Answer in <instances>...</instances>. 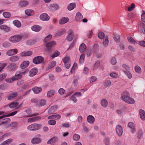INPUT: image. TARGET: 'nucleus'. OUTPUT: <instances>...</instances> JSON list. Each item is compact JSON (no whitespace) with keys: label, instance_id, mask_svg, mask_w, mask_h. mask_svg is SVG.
<instances>
[{"label":"nucleus","instance_id":"1","mask_svg":"<svg viewBox=\"0 0 145 145\" xmlns=\"http://www.w3.org/2000/svg\"><path fill=\"white\" fill-rule=\"evenodd\" d=\"M41 127L40 124L33 123L28 126L27 129L31 131H36L40 129Z\"/></svg>","mask_w":145,"mask_h":145},{"label":"nucleus","instance_id":"2","mask_svg":"<svg viewBox=\"0 0 145 145\" xmlns=\"http://www.w3.org/2000/svg\"><path fill=\"white\" fill-rule=\"evenodd\" d=\"M22 39L21 36L18 35H16L11 37L9 39V40L12 42L16 43L19 42Z\"/></svg>","mask_w":145,"mask_h":145},{"label":"nucleus","instance_id":"3","mask_svg":"<svg viewBox=\"0 0 145 145\" xmlns=\"http://www.w3.org/2000/svg\"><path fill=\"white\" fill-rule=\"evenodd\" d=\"M70 57L69 56L65 57L63 59V61L66 68L68 69L71 66Z\"/></svg>","mask_w":145,"mask_h":145},{"label":"nucleus","instance_id":"4","mask_svg":"<svg viewBox=\"0 0 145 145\" xmlns=\"http://www.w3.org/2000/svg\"><path fill=\"white\" fill-rule=\"evenodd\" d=\"M56 44L55 42L53 41L46 43V46L47 48L45 49V51L50 52L51 50V48L55 46Z\"/></svg>","mask_w":145,"mask_h":145},{"label":"nucleus","instance_id":"5","mask_svg":"<svg viewBox=\"0 0 145 145\" xmlns=\"http://www.w3.org/2000/svg\"><path fill=\"white\" fill-rule=\"evenodd\" d=\"M130 97L129 93L127 91H123L121 94V99L125 102Z\"/></svg>","mask_w":145,"mask_h":145},{"label":"nucleus","instance_id":"6","mask_svg":"<svg viewBox=\"0 0 145 145\" xmlns=\"http://www.w3.org/2000/svg\"><path fill=\"white\" fill-rule=\"evenodd\" d=\"M116 130L117 135L119 137L121 136L123 133L122 127L120 125H117L116 127Z\"/></svg>","mask_w":145,"mask_h":145},{"label":"nucleus","instance_id":"7","mask_svg":"<svg viewBox=\"0 0 145 145\" xmlns=\"http://www.w3.org/2000/svg\"><path fill=\"white\" fill-rule=\"evenodd\" d=\"M43 58L41 56H38L35 57L33 60V63L36 64H38L41 63L43 61Z\"/></svg>","mask_w":145,"mask_h":145},{"label":"nucleus","instance_id":"8","mask_svg":"<svg viewBox=\"0 0 145 145\" xmlns=\"http://www.w3.org/2000/svg\"><path fill=\"white\" fill-rule=\"evenodd\" d=\"M25 73V72H21L17 71L15 73V76L13 77L15 81L21 78L22 77V75Z\"/></svg>","mask_w":145,"mask_h":145},{"label":"nucleus","instance_id":"9","mask_svg":"<svg viewBox=\"0 0 145 145\" xmlns=\"http://www.w3.org/2000/svg\"><path fill=\"white\" fill-rule=\"evenodd\" d=\"M40 19L43 21H47L50 19L49 16L46 13L41 14L39 16Z\"/></svg>","mask_w":145,"mask_h":145},{"label":"nucleus","instance_id":"10","mask_svg":"<svg viewBox=\"0 0 145 145\" xmlns=\"http://www.w3.org/2000/svg\"><path fill=\"white\" fill-rule=\"evenodd\" d=\"M25 112L28 114L27 115L25 116V117H29L33 116H36L38 115L39 114L38 113H34L33 114H31L32 110L30 108H27L25 110Z\"/></svg>","mask_w":145,"mask_h":145},{"label":"nucleus","instance_id":"11","mask_svg":"<svg viewBox=\"0 0 145 145\" xmlns=\"http://www.w3.org/2000/svg\"><path fill=\"white\" fill-rule=\"evenodd\" d=\"M18 52V50L16 49H10L7 52V54L9 56H12L16 54Z\"/></svg>","mask_w":145,"mask_h":145},{"label":"nucleus","instance_id":"12","mask_svg":"<svg viewBox=\"0 0 145 145\" xmlns=\"http://www.w3.org/2000/svg\"><path fill=\"white\" fill-rule=\"evenodd\" d=\"M28 4L29 2L27 1L22 0L20 2L18 6L20 7H24L28 5Z\"/></svg>","mask_w":145,"mask_h":145},{"label":"nucleus","instance_id":"13","mask_svg":"<svg viewBox=\"0 0 145 145\" xmlns=\"http://www.w3.org/2000/svg\"><path fill=\"white\" fill-rule=\"evenodd\" d=\"M57 108V105H55L49 107L48 112V113H52L56 111Z\"/></svg>","mask_w":145,"mask_h":145},{"label":"nucleus","instance_id":"14","mask_svg":"<svg viewBox=\"0 0 145 145\" xmlns=\"http://www.w3.org/2000/svg\"><path fill=\"white\" fill-rule=\"evenodd\" d=\"M128 127L131 129V132L132 133H135L136 131V129L135 127L134 124L131 122H129L128 124Z\"/></svg>","mask_w":145,"mask_h":145},{"label":"nucleus","instance_id":"15","mask_svg":"<svg viewBox=\"0 0 145 145\" xmlns=\"http://www.w3.org/2000/svg\"><path fill=\"white\" fill-rule=\"evenodd\" d=\"M29 63V61H24L20 65V67L22 69H24L28 66Z\"/></svg>","mask_w":145,"mask_h":145},{"label":"nucleus","instance_id":"16","mask_svg":"<svg viewBox=\"0 0 145 145\" xmlns=\"http://www.w3.org/2000/svg\"><path fill=\"white\" fill-rule=\"evenodd\" d=\"M73 35L72 31L71 30H69L68 32L67 40L69 41H72L73 39Z\"/></svg>","mask_w":145,"mask_h":145},{"label":"nucleus","instance_id":"17","mask_svg":"<svg viewBox=\"0 0 145 145\" xmlns=\"http://www.w3.org/2000/svg\"><path fill=\"white\" fill-rule=\"evenodd\" d=\"M16 68V64L14 63H12L10 64L8 66V68L10 71L14 70Z\"/></svg>","mask_w":145,"mask_h":145},{"label":"nucleus","instance_id":"18","mask_svg":"<svg viewBox=\"0 0 145 145\" xmlns=\"http://www.w3.org/2000/svg\"><path fill=\"white\" fill-rule=\"evenodd\" d=\"M37 70L35 68L32 69L29 71V75L31 77H33L37 73Z\"/></svg>","mask_w":145,"mask_h":145},{"label":"nucleus","instance_id":"19","mask_svg":"<svg viewBox=\"0 0 145 145\" xmlns=\"http://www.w3.org/2000/svg\"><path fill=\"white\" fill-rule=\"evenodd\" d=\"M101 105L104 108L106 107L108 105V103L107 101L105 99H103L101 101Z\"/></svg>","mask_w":145,"mask_h":145},{"label":"nucleus","instance_id":"20","mask_svg":"<svg viewBox=\"0 0 145 145\" xmlns=\"http://www.w3.org/2000/svg\"><path fill=\"white\" fill-rule=\"evenodd\" d=\"M83 18L82 15L80 13L78 12L76 13L75 17V20L76 21H80Z\"/></svg>","mask_w":145,"mask_h":145},{"label":"nucleus","instance_id":"21","mask_svg":"<svg viewBox=\"0 0 145 145\" xmlns=\"http://www.w3.org/2000/svg\"><path fill=\"white\" fill-rule=\"evenodd\" d=\"M41 28L38 25H34L31 27V29L33 31L38 32L41 29Z\"/></svg>","mask_w":145,"mask_h":145},{"label":"nucleus","instance_id":"22","mask_svg":"<svg viewBox=\"0 0 145 145\" xmlns=\"http://www.w3.org/2000/svg\"><path fill=\"white\" fill-rule=\"evenodd\" d=\"M32 90L35 94H38L42 91V89L40 87L36 86L33 88Z\"/></svg>","mask_w":145,"mask_h":145},{"label":"nucleus","instance_id":"23","mask_svg":"<svg viewBox=\"0 0 145 145\" xmlns=\"http://www.w3.org/2000/svg\"><path fill=\"white\" fill-rule=\"evenodd\" d=\"M32 52L31 51L27 52H24L20 54V56H31L32 55Z\"/></svg>","mask_w":145,"mask_h":145},{"label":"nucleus","instance_id":"24","mask_svg":"<svg viewBox=\"0 0 145 145\" xmlns=\"http://www.w3.org/2000/svg\"><path fill=\"white\" fill-rule=\"evenodd\" d=\"M69 19L67 18L64 17L61 18L59 21V23L60 24H64L69 21Z\"/></svg>","mask_w":145,"mask_h":145},{"label":"nucleus","instance_id":"25","mask_svg":"<svg viewBox=\"0 0 145 145\" xmlns=\"http://www.w3.org/2000/svg\"><path fill=\"white\" fill-rule=\"evenodd\" d=\"M88 121L90 124L93 123L95 121L94 117L92 115L88 116L87 118Z\"/></svg>","mask_w":145,"mask_h":145},{"label":"nucleus","instance_id":"26","mask_svg":"<svg viewBox=\"0 0 145 145\" xmlns=\"http://www.w3.org/2000/svg\"><path fill=\"white\" fill-rule=\"evenodd\" d=\"M0 29L4 31L8 32L10 31V28L7 26L5 25H2L0 26Z\"/></svg>","mask_w":145,"mask_h":145},{"label":"nucleus","instance_id":"27","mask_svg":"<svg viewBox=\"0 0 145 145\" xmlns=\"http://www.w3.org/2000/svg\"><path fill=\"white\" fill-rule=\"evenodd\" d=\"M145 24L142 23L140 24V26L138 27V29L140 30L143 33H145Z\"/></svg>","mask_w":145,"mask_h":145},{"label":"nucleus","instance_id":"28","mask_svg":"<svg viewBox=\"0 0 145 145\" xmlns=\"http://www.w3.org/2000/svg\"><path fill=\"white\" fill-rule=\"evenodd\" d=\"M18 95L17 92H13L8 96V100H10L11 99H13L14 97H16Z\"/></svg>","mask_w":145,"mask_h":145},{"label":"nucleus","instance_id":"29","mask_svg":"<svg viewBox=\"0 0 145 145\" xmlns=\"http://www.w3.org/2000/svg\"><path fill=\"white\" fill-rule=\"evenodd\" d=\"M86 49V46L84 43H82L80 45L79 47V50L81 52H84Z\"/></svg>","mask_w":145,"mask_h":145},{"label":"nucleus","instance_id":"30","mask_svg":"<svg viewBox=\"0 0 145 145\" xmlns=\"http://www.w3.org/2000/svg\"><path fill=\"white\" fill-rule=\"evenodd\" d=\"M18 103L17 102H13L9 103L8 105H7V106L9 105L10 108H13L17 106L18 105Z\"/></svg>","mask_w":145,"mask_h":145},{"label":"nucleus","instance_id":"31","mask_svg":"<svg viewBox=\"0 0 145 145\" xmlns=\"http://www.w3.org/2000/svg\"><path fill=\"white\" fill-rule=\"evenodd\" d=\"M139 113L141 119L143 120H145V112L143 110H140Z\"/></svg>","mask_w":145,"mask_h":145},{"label":"nucleus","instance_id":"32","mask_svg":"<svg viewBox=\"0 0 145 145\" xmlns=\"http://www.w3.org/2000/svg\"><path fill=\"white\" fill-rule=\"evenodd\" d=\"M25 14L29 16L33 15L34 14V11L32 10L28 9L25 10Z\"/></svg>","mask_w":145,"mask_h":145},{"label":"nucleus","instance_id":"33","mask_svg":"<svg viewBox=\"0 0 145 145\" xmlns=\"http://www.w3.org/2000/svg\"><path fill=\"white\" fill-rule=\"evenodd\" d=\"M19 59V57L17 56H13L10 58V61L12 62H15L18 61Z\"/></svg>","mask_w":145,"mask_h":145},{"label":"nucleus","instance_id":"34","mask_svg":"<svg viewBox=\"0 0 145 145\" xmlns=\"http://www.w3.org/2000/svg\"><path fill=\"white\" fill-rule=\"evenodd\" d=\"M41 140L40 138H34L31 140V143L34 144H36L40 143Z\"/></svg>","mask_w":145,"mask_h":145},{"label":"nucleus","instance_id":"35","mask_svg":"<svg viewBox=\"0 0 145 145\" xmlns=\"http://www.w3.org/2000/svg\"><path fill=\"white\" fill-rule=\"evenodd\" d=\"M55 93V91L54 90H51L48 92L47 96L48 97H52L54 95Z\"/></svg>","mask_w":145,"mask_h":145},{"label":"nucleus","instance_id":"36","mask_svg":"<svg viewBox=\"0 0 145 145\" xmlns=\"http://www.w3.org/2000/svg\"><path fill=\"white\" fill-rule=\"evenodd\" d=\"M57 139L56 137H54L49 139L47 142L48 144L53 143L55 142L57 140Z\"/></svg>","mask_w":145,"mask_h":145},{"label":"nucleus","instance_id":"37","mask_svg":"<svg viewBox=\"0 0 145 145\" xmlns=\"http://www.w3.org/2000/svg\"><path fill=\"white\" fill-rule=\"evenodd\" d=\"M125 102L128 104H133L135 103V101L133 98L130 96Z\"/></svg>","mask_w":145,"mask_h":145},{"label":"nucleus","instance_id":"38","mask_svg":"<svg viewBox=\"0 0 145 145\" xmlns=\"http://www.w3.org/2000/svg\"><path fill=\"white\" fill-rule=\"evenodd\" d=\"M13 24L18 27H20L21 26L20 22L17 20H15L13 22Z\"/></svg>","mask_w":145,"mask_h":145},{"label":"nucleus","instance_id":"39","mask_svg":"<svg viewBox=\"0 0 145 145\" xmlns=\"http://www.w3.org/2000/svg\"><path fill=\"white\" fill-rule=\"evenodd\" d=\"M75 6L76 5L74 3H71L68 5V9L69 10H71L74 8Z\"/></svg>","mask_w":145,"mask_h":145},{"label":"nucleus","instance_id":"40","mask_svg":"<svg viewBox=\"0 0 145 145\" xmlns=\"http://www.w3.org/2000/svg\"><path fill=\"white\" fill-rule=\"evenodd\" d=\"M46 103L45 100H42L38 101V103H37V106H41L44 105Z\"/></svg>","mask_w":145,"mask_h":145},{"label":"nucleus","instance_id":"41","mask_svg":"<svg viewBox=\"0 0 145 145\" xmlns=\"http://www.w3.org/2000/svg\"><path fill=\"white\" fill-rule=\"evenodd\" d=\"M56 62L55 61H52L49 65L47 69H49L54 67L56 65Z\"/></svg>","mask_w":145,"mask_h":145},{"label":"nucleus","instance_id":"42","mask_svg":"<svg viewBox=\"0 0 145 145\" xmlns=\"http://www.w3.org/2000/svg\"><path fill=\"white\" fill-rule=\"evenodd\" d=\"M108 37H106L103 40V44L104 46L105 47L107 46L108 44Z\"/></svg>","mask_w":145,"mask_h":145},{"label":"nucleus","instance_id":"43","mask_svg":"<svg viewBox=\"0 0 145 145\" xmlns=\"http://www.w3.org/2000/svg\"><path fill=\"white\" fill-rule=\"evenodd\" d=\"M52 39V36L51 35H49L46 36L44 39V42H47L50 41Z\"/></svg>","mask_w":145,"mask_h":145},{"label":"nucleus","instance_id":"44","mask_svg":"<svg viewBox=\"0 0 145 145\" xmlns=\"http://www.w3.org/2000/svg\"><path fill=\"white\" fill-rule=\"evenodd\" d=\"M100 64V63L99 61H97L94 64L93 69V71L96 70L99 67Z\"/></svg>","mask_w":145,"mask_h":145},{"label":"nucleus","instance_id":"45","mask_svg":"<svg viewBox=\"0 0 145 145\" xmlns=\"http://www.w3.org/2000/svg\"><path fill=\"white\" fill-rule=\"evenodd\" d=\"M135 72L138 73H140L141 72V69L139 66H136L135 67Z\"/></svg>","mask_w":145,"mask_h":145},{"label":"nucleus","instance_id":"46","mask_svg":"<svg viewBox=\"0 0 145 145\" xmlns=\"http://www.w3.org/2000/svg\"><path fill=\"white\" fill-rule=\"evenodd\" d=\"M122 66L123 68V70L124 73L125 71L127 72L129 71L130 68L128 65L124 64H123Z\"/></svg>","mask_w":145,"mask_h":145},{"label":"nucleus","instance_id":"47","mask_svg":"<svg viewBox=\"0 0 145 145\" xmlns=\"http://www.w3.org/2000/svg\"><path fill=\"white\" fill-rule=\"evenodd\" d=\"M3 15L4 17L6 18H8L11 16L10 13L8 12H5L3 13Z\"/></svg>","mask_w":145,"mask_h":145},{"label":"nucleus","instance_id":"48","mask_svg":"<svg viewBox=\"0 0 145 145\" xmlns=\"http://www.w3.org/2000/svg\"><path fill=\"white\" fill-rule=\"evenodd\" d=\"M142 14L141 15V20L145 23V12L142 10Z\"/></svg>","mask_w":145,"mask_h":145},{"label":"nucleus","instance_id":"49","mask_svg":"<svg viewBox=\"0 0 145 145\" xmlns=\"http://www.w3.org/2000/svg\"><path fill=\"white\" fill-rule=\"evenodd\" d=\"M143 135V132L142 130L140 129L138 131L137 137L138 138H140Z\"/></svg>","mask_w":145,"mask_h":145},{"label":"nucleus","instance_id":"50","mask_svg":"<svg viewBox=\"0 0 145 145\" xmlns=\"http://www.w3.org/2000/svg\"><path fill=\"white\" fill-rule=\"evenodd\" d=\"M114 39L116 42H119L120 41V37L118 35H114Z\"/></svg>","mask_w":145,"mask_h":145},{"label":"nucleus","instance_id":"51","mask_svg":"<svg viewBox=\"0 0 145 145\" xmlns=\"http://www.w3.org/2000/svg\"><path fill=\"white\" fill-rule=\"evenodd\" d=\"M127 39L129 42H131L132 43L135 44L136 43V42L135 40L131 37H127Z\"/></svg>","mask_w":145,"mask_h":145},{"label":"nucleus","instance_id":"52","mask_svg":"<svg viewBox=\"0 0 145 145\" xmlns=\"http://www.w3.org/2000/svg\"><path fill=\"white\" fill-rule=\"evenodd\" d=\"M111 82L110 80H106L105 81L104 84V85L105 86L108 87L110 86Z\"/></svg>","mask_w":145,"mask_h":145},{"label":"nucleus","instance_id":"53","mask_svg":"<svg viewBox=\"0 0 145 145\" xmlns=\"http://www.w3.org/2000/svg\"><path fill=\"white\" fill-rule=\"evenodd\" d=\"M66 30L64 29H63L61 30L58 33H57V35H58L61 36L63 35L65 33Z\"/></svg>","mask_w":145,"mask_h":145},{"label":"nucleus","instance_id":"54","mask_svg":"<svg viewBox=\"0 0 145 145\" xmlns=\"http://www.w3.org/2000/svg\"><path fill=\"white\" fill-rule=\"evenodd\" d=\"M80 138V136L78 134H76L73 136V139L74 141L78 140Z\"/></svg>","mask_w":145,"mask_h":145},{"label":"nucleus","instance_id":"55","mask_svg":"<svg viewBox=\"0 0 145 145\" xmlns=\"http://www.w3.org/2000/svg\"><path fill=\"white\" fill-rule=\"evenodd\" d=\"M51 6L52 8V9L53 10H56L59 8V6L56 4H52L51 5Z\"/></svg>","mask_w":145,"mask_h":145},{"label":"nucleus","instance_id":"56","mask_svg":"<svg viewBox=\"0 0 145 145\" xmlns=\"http://www.w3.org/2000/svg\"><path fill=\"white\" fill-rule=\"evenodd\" d=\"M5 80L7 82L10 83L15 81L13 76L11 78H7L5 79Z\"/></svg>","mask_w":145,"mask_h":145},{"label":"nucleus","instance_id":"57","mask_svg":"<svg viewBox=\"0 0 145 145\" xmlns=\"http://www.w3.org/2000/svg\"><path fill=\"white\" fill-rule=\"evenodd\" d=\"M124 73L129 78L131 79L132 78V75L129 72V71L127 72L125 71Z\"/></svg>","mask_w":145,"mask_h":145},{"label":"nucleus","instance_id":"58","mask_svg":"<svg viewBox=\"0 0 145 145\" xmlns=\"http://www.w3.org/2000/svg\"><path fill=\"white\" fill-rule=\"evenodd\" d=\"M84 57L85 56L84 54H82L81 55L79 60L80 63H83L84 61Z\"/></svg>","mask_w":145,"mask_h":145},{"label":"nucleus","instance_id":"59","mask_svg":"<svg viewBox=\"0 0 145 145\" xmlns=\"http://www.w3.org/2000/svg\"><path fill=\"white\" fill-rule=\"evenodd\" d=\"M98 36L99 39H102L104 37L105 35L103 33L101 32L99 33Z\"/></svg>","mask_w":145,"mask_h":145},{"label":"nucleus","instance_id":"60","mask_svg":"<svg viewBox=\"0 0 145 145\" xmlns=\"http://www.w3.org/2000/svg\"><path fill=\"white\" fill-rule=\"evenodd\" d=\"M10 44L8 42H5L3 44V46L5 48H8L10 46Z\"/></svg>","mask_w":145,"mask_h":145},{"label":"nucleus","instance_id":"61","mask_svg":"<svg viewBox=\"0 0 145 145\" xmlns=\"http://www.w3.org/2000/svg\"><path fill=\"white\" fill-rule=\"evenodd\" d=\"M110 139L108 137H106L104 141L105 145H109L110 144Z\"/></svg>","mask_w":145,"mask_h":145},{"label":"nucleus","instance_id":"62","mask_svg":"<svg viewBox=\"0 0 145 145\" xmlns=\"http://www.w3.org/2000/svg\"><path fill=\"white\" fill-rule=\"evenodd\" d=\"M97 80V78L95 76H91L90 79V83H92Z\"/></svg>","mask_w":145,"mask_h":145},{"label":"nucleus","instance_id":"63","mask_svg":"<svg viewBox=\"0 0 145 145\" xmlns=\"http://www.w3.org/2000/svg\"><path fill=\"white\" fill-rule=\"evenodd\" d=\"M48 123L50 125H54L56 123V121L55 120H51L48 121Z\"/></svg>","mask_w":145,"mask_h":145},{"label":"nucleus","instance_id":"64","mask_svg":"<svg viewBox=\"0 0 145 145\" xmlns=\"http://www.w3.org/2000/svg\"><path fill=\"white\" fill-rule=\"evenodd\" d=\"M58 92L61 95H63L65 92V90L63 88L60 89L58 90Z\"/></svg>","mask_w":145,"mask_h":145}]
</instances>
